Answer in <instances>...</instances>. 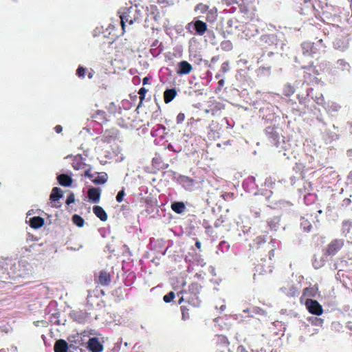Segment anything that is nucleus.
<instances>
[{
    "label": "nucleus",
    "mask_w": 352,
    "mask_h": 352,
    "mask_svg": "<svg viewBox=\"0 0 352 352\" xmlns=\"http://www.w3.org/2000/svg\"><path fill=\"white\" fill-rule=\"evenodd\" d=\"M261 241H262V238H261V237H258V238L256 239V241H257L258 243L261 242Z\"/></svg>",
    "instance_id": "e433bc0d"
},
{
    "label": "nucleus",
    "mask_w": 352,
    "mask_h": 352,
    "mask_svg": "<svg viewBox=\"0 0 352 352\" xmlns=\"http://www.w3.org/2000/svg\"><path fill=\"white\" fill-rule=\"evenodd\" d=\"M294 91V90L293 87L291 86H287L285 90V94L287 96H289L290 94H293Z\"/></svg>",
    "instance_id": "c756f323"
},
{
    "label": "nucleus",
    "mask_w": 352,
    "mask_h": 352,
    "mask_svg": "<svg viewBox=\"0 0 352 352\" xmlns=\"http://www.w3.org/2000/svg\"><path fill=\"white\" fill-rule=\"evenodd\" d=\"M147 90L142 87L140 89L138 94L140 95V99L142 100L144 98L145 94L146 93Z\"/></svg>",
    "instance_id": "c85d7f7f"
},
{
    "label": "nucleus",
    "mask_w": 352,
    "mask_h": 352,
    "mask_svg": "<svg viewBox=\"0 0 352 352\" xmlns=\"http://www.w3.org/2000/svg\"><path fill=\"white\" fill-rule=\"evenodd\" d=\"M219 82L220 85H222L223 83V80H221Z\"/></svg>",
    "instance_id": "ea45409f"
},
{
    "label": "nucleus",
    "mask_w": 352,
    "mask_h": 352,
    "mask_svg": "<svg viewBox=\"0 0 352 352\" xmlns=\"http://www.w3.org/2000/svg\"><path fill=\"white\" fill-rule=\"evenodd\" d=\"M107 181V175L104 173H97V175L92 179L95 184H103Z\"/></svg>",
    "instance_id": "2eb2a0df"
},
{
    "label": "nucleus",
    "mask_w": 352,
    "mask_h": 352,
    "mask_svg": "<svg viewBox=\"0 0 352 352\" xmlns=\"http://www.w3.org/2000/svg\"><path fill=\"white\" fill-rule=\"evenodd\" d=\"M344 245L342 239H335L332 241L327 248L326 254L331 256L336 254Z\"/></svg>",
    "instance_id": "7ed1b4c3"
},
{
    "label": "nucleus",
    "mask_w": 352,
    "mask_h": 352,
    "mask_svg": "<svg viewBox=\"0 0 352 352\" xmlns=\"http://www.w3.org/2000/svg\"><path fill=\"white\" fill-rule=\"evenodd\" d=\"M310 227H311V226H308L307 231H310Z\"/></svg>",
    "instance_id": "79ce46f5"
},
{
    "label": "nucleus",
    "mask_w": 352,
    "mask_h": 352,
    "mask_svg": "<svg viewBox=\"0 0 352 352\" xmlns=\"http://www.w3.org/2000/svg\"><path fill=\"white\" fill-rule=\"evenodd\" d=\"M176 96V91L174 89H167L164 91V98L166 103L170 102Z\"/></svg>",
    "instance_id": "dca6fc26"
},
{
    "label": "nucleus",
    "mask_w": 352,
    "mask_h": 352,
    "mask_svg": "<svg viewBox=\"0 0 352 352\" xmlns=\"http://www.w3.org/2000/svg\"><path fill=\"white\" fill-rule=\"evenodd\" d=\"M302 55L305 58L313 57L315 53L313 50V45L309 42H304L302 43Z\"/></svg>",
    "instance_id": "423d86ee"
},
{
    "label": "nucleus",
    "mask_w": 352,
    "mask_h": 352,
    "mask_svg": "<svg viewBox=\"0 0 352 352\" xmlns=\"http://www.w3.org/2000/svg\"><path fill=\"white\" fill-rule=\"evenodd\" d=\"M305 305L310 313L317 316H320L322 314V307L318 301L308 299L307 300Z\"/></svg>",
    "instance_id": "f03ea898"
},
{
    "label": "nucleus",
    "mask_w": 352,
    "mask_h": 352,
    "mask_svg": "<svg viewBox=\"0 0 352 352\" xmlns=\"http://www.w3.org/2000/svg\"><path fill=\"white\" fill-rule=\"evenodd\" d=\"M125 193H124V191L122 190L121 191H120L117 196H116V200L118 202H121L122 200H123V197L124 196Z\"/></svg>",
    "instance_id": "b1692460"
},
{
    "label": "nucleus",
    "mask_w": 352,
    "mask_h": 352,
    "mask_svg": "<svg viewBox=\"0 0 352 352\" xmlns=\"http://www.w3.org/2000/svg\"><path fill=\"white\" fill-rule=\"evenodd\" d=\"M98 282L102 285H108L111 282V278L109 273L102 271L98 276Z\"/></svg>",
    "instance_id": "f8f14e48"
},
{
    "label": "nucleus",
    "mask_w": 352,
    "mask_h": 352,
    "mask_svg": "<svg viewBox=\"0 0 352 352\" xmlns=\"http://www.w3.org/2000/svg\"><path fill=\"white\" fill-rule=\"evenodd\" d=\"M195 245H196V246H197V248H200V246H201V243H200V242H199V241H197Z\"/></svg>",
    "instance_id": "c9c22d12"
},
{
    "label": "nucleus",
    "mask_w": 352,
    "mask_h": 352,
    "mask_svg": "<svg viewBox=\"0 0 352 352\" xmlns=\"http://www.w3.org/2000/svg\"><path fill=\"white\" fill-rule=\"evenodd\" d=\"M88 347L91 352H102L103 350V346L97 338L89 340Z\"/></svg>",
    "instance_id": "20e7f679"
},
{
    "label": "nucleus",
    "mask_w": 352,
    "mask_h": 352,
    "mask_svg": "<svg viewBox=\"0 0 352 352\" xmlns=\"http://www.w3.org/2000/svg\"><path fill=\"white\" fill-rule=\"evenodd\" d=\"M87 195L94 203H98L100 197V190L97 188H91L88 190Z\"/></svg>",
    "instance_id": "0eeeda50"
},
{
    "label": "nucleus",
    "mask_w": 352,
    "mask_h": 352,
    "mask_svg": "<svg viewBox=\"0 0 352 352\" xmlns=\"http://www.w3.org/2000/svg\"><path fill=\"white\" fill-rule=\"evenodd\" d=\"M344 201H346V204H349L351 202V200L348 199L344 200Z\"/></svg>",
    "instance_id": "58836bf2"
},
{
    "label": "nucleus",
    "mask_w": 352,
    "mask_h": 352,
    "mask_svg": "<svg viewBox=\"0 0 352 352\" xmlns=\"http://www.w3.org/2000/svg\"><path fill=\"white\" fill-rule=\"evenodd\" d=\"M171 208L176 213L181 214L184 211L185 205L182 202H175L172 204Z\"/></svg>",
    "instance_id": "f3484780"
},
{
    "label": "nucleus",
    "mask_w": 352,
    "mask_h": 352,
    "mask_svg": "<svg viewBox=\"0 0 352 352\" xmlns=\"http://www.w3.org/2000/svg\"><path fill=\"white\" fill-rule=\"evenodd\" d=\"M216 18V14H215V12H213L212 10L210 11L208 14H207V19L210 21H212L214 20V19Z\"/></svg>",
    "instance_id": "393cba45"
},
{
    "label": "nucleus",
    "mask_w": 352,
    "mask_h": 352,
    "mask_svg": "<svg viewBox=\"0 0 352 352\" xmlns=\"http://www.w3.org/2000/svg\"><path fill=\"white\" fill-rule=\"evenodd\" d=\"M342 232L345 236L351 233L352 230V221H345L342 224Z\"/></svg>",
    "instance_id": "6ab92c4d"
},
{
    "label": "nucleus",
    "mask_w": 352,
    "mask_h": 352,
    "mask_svg": "<svg viewBox=\"0 0 352 352\" xmlns=\"http://www.w3.org/2000/svg\"><path fill=\"white\" fill-rule=\"evenodd\" d=\"M265 38H267L269 39H273L274 36H265Z\"/></svg>",
    "instance_id": "4c0bfd02"
},
{
    "label": "nucleus",
    "mask_w": 352,
    "mask_h": 352,
    "mask_svg": "<svg viewBox=\"0 0 352 352\" xmlns=\"http://www.w3.org/2000/svg\"><path fill=\"white\" fill-rule=\"evenodd\" d=\"M44 224V219L40 217H34L30 220V225L33 228H39Z\"/></svg>",
    "instance_id": "ddd939ff"
},
{
    "label": "nucleus",
    "mask_w": 352,
    "mask_h": 352,
    "mask_svg": "<svg viewBox=\"0 0 352 352\" xmlns=\"http://www.w3.org/2000/svg\"><path fill=\"white\" fill-rule=\"evenodd\" d=\"M179 70L177 74H188L192 71V65L186 60L181 61L179 63Z\"/></svg>",
    "instance_id": "1a4fd4ad"
},
{
    "label": "nucleus",
    "mask_w": 352,
    "mask_h": 352,
    "mask_svg": "<svg viewBox=\"0 0 352 352\" xmlns=\"http://www.w3.org/2000/svg\"><path fill=\"white\" fill-rule=\"evenodd\" d=\"M138 10H137V7H130L128 10H127V12H124L122 13V14L120 16V19H121V24H122V28L123 29V30H124V27H125V23H129V24H133L134 21H135L137 19L138 17H136L135 16H132L131 14L133 13V12H137Z\"/></svg>",
    "instance_id": "f257e3e1"
},
{
    "label": "nucleus",
    "mask_w": 352,
    "mask_h": 352,
    "mask_svg": "<svg viewBox=\"0 0 352 352\" xmlns=\"http://www.w3.org/2000/svg\"><path fill=\"white\" fill-rule=\"evenodd\" d=\"M194 28L199 35H203L207 30L206 23L199 20L194 23Z\"/></svg>",
    "instance_id": "9d476101"
},
{
    "label": "nucleus",
    "mask_w": 352,
    "mask_h": 352,
    "mask_svg": "<svg viewBox=\"0 0 352 352\" xmlns=\"http://www.w3.org/2000/svg\"><path fill=\"white\" fill-rule=\"evenodd\" d=\"M94 213L101 221H105L107 219V214L103 208L99 206H96L93 208Z\"/></svg>",
    "instance_id": "9b49d317"
},
{
    "label": "nucleus",
    "mask_w": 352,
    "mask_h": 352,
    "mask_svg": "<svg viewBox=\"0 0 352 352\" xmlns=\"http://www.w3.org/2000/svg\"><path fill=\"white\" fill-rule=\"evenodd\" d=\"M334 69L336 71H341L342 72H349L351 69V65L350 64L344 60V59H339L337 60Z\"/></svg>",
    "instance_id": "39448f33"
},
{
    "label": "nucleus",
    "mask_w": 352,
    "mask_h": 352,
    "mask_svg": "<svg viewBox=\"0 0 352 352\" xmlns=\"http://www.w3.org/2000/svg\"><path fill=\"white\" fill-rule=\"evenodd\" d=\"M54 352H67L68 344L64 340H58L54 346Z\"/></svg>",
    "instance_id": "6e6552de"
},
{
    "label": "nucleus",
    "mask_w": 352,
    "mask_h": 352,
    "mask_svg": "<svg viewBox=\"0 0 352 352\" xmlns=\"http://www.w3.org/2000/svg\"><path fill=\"white\" fill-rule=\"evenodd\" d=\"M85 69L82 67H80L78 69H77V74L79 77H84L85 76Z\"/></svg>",
    "instance_id": "a878e982"
},
{
    "label": "nucleus",
    "mask_w": 352,
    "mask_h": 352,
    "mask_svg": "<svg viewBox=\"0 0 352 352\" xmlns=\"http://www.w3.org/2000/svg\"><path fill=\"white\" fill-rule=\"evenodd\" d=\"M97 175V172L94 173H91L90 170H87L85 173V175L89 178H90L91 180L95 177V176Z\"/></svg>",
    "instance_id": "cd10ccee"
},
{
    "label": "nucleus",
    "mask_w": 352,
    "mask_h": 352,
    "mask_svg": "<svg viewBox=\"0 0 352 352\" xmlns=\"http://www.w3.org/2000/svg\"><path fill=\"white\" fill-rule=\"evenodd\" d=\"M182 319L185 320L187 318H188V313H185L184 309L183 307H182Z\"/></svg>",
    "instance_id": "2f4dec72"
},
{
    "label": "nucleus",
    "mask_w": 352,
    "mask_h": 352,
    "mask_svg": "<svg viewBox=\"0 0 352 352\" xmlns=\"http://www.w3.org/2000/svg\"><path fill=\"white\" fill-rule=\"evenodd\" d=\"M72 221L75 225L78 227H82L84 225V219L78 214H74L72 217Z\"/></svg>",
    "instance_id": "412c9836"
},
{
    "label": "nucleus",
    "mask_w": 352,
    "mask_h": 352,
    "mask_svg": "<svg viewBox=\"0 0 352 352\" xmlns=\"http://www.w3.org/2000/svg\"><path fill=\"white\" fill-rule=\"evenodd\" d=\"M62 190L58 187H54L52 189V194L50 195V199L52 201H57L62 197Z\"/></svg>",
    "instance_id": "a211bd4d"
},
{
    "label": "nucleus",
    "mask_w": 352,
    "mask_h": 352,
    "mask_svg": "<svg viewBox=\"0 0 352 352\" xmlns=\"http://www.w3.org/2000/svg\"><path fill=\"white\" fill-rule=\"evenodd\" d=\"M208 8V7L207 6L200 3L196 6L195 10H200L201 13H204V12H206Z\"/></svg>",
    "instance_id": "5701e85b"
},
{
    "label": "nucleus",
    "mask_w": 352,
    "mask_h": 352,
    "mask_svg": "<svg viewBox=\"0 0 352 352\" xmlns=\"http://www.w3.org/2000/svg\"><path fill=\"white\" fill-rule=\"evenodd\" d=\"M148 81V78L147 77L144 78V79H143V84L144 85L147 84Z\"/></svg>",
    "instance_id": "f704fd0d"
},
{
    "label": "nucleus",
    "mask_w": 352,
    "mask_h": 352,
    "mask_svg": "<svg viewBox=\"0 0 352 352\" xmlns=\"http://www.w3.org/2000/svg\"><path fill=\"white\" fill-rule=\"evenodd\" d=\"M205 112H206V113H208L210 111H209V110H208V109H206V110H205Z\"/></svg>",
    "instance_id": "a19ab883"
},
{
    "label": "nucleus",
    "mask_w": 352,
    "mask_h": 352,
    "mask_svg": "<svg viewBox=\"0 0 352 352\" xmlns=\"http://www.w3.org/2000/svg\"><path fill=\"white\" fill-rule=\"evenodd\" d=\"M349 183L351 184H352V171L350 173L349 175Z\"/></svg>",
    "instance_id": "72a5a7b5"
},
{
    "label": "nucleus",
    "mask_w": 352,
    "mask_h": 352,
    "mask_svg": "<svg viewBox=\"0 0 352 352\" xmlns=\"http://www.w3.org/2000/svg\"><path fill=\"white\" fill-rule=\"evenodd\" d=\"M185 119V116L184 113H180L177 116V123L181 124Z\"/></svg>",
    "instance_id": "bb28decb"
},
{
    "label": "nucleus",
    "mask_w": 352,
    "mask_h": 352,
    "mask_svg": "<svg viewBox=\"0 0 352 352\" xmlns=\"http://www.w3.org/2000/svg\"><path fill=\"white\" fill-rule=\"evenodd\" d=\"M57 179L59 184L64 186H69L72 184V178L65 174H62L58 176Z\"/></svg>",
    "instance_id": "4468645a"
},
{
    "label": "nucleus",
    "mask_w": 352,
    "mask_h": 352,
    "mask_svg": "<svg viewBox=\"0 0 352 352\" xmlns=\"http://www.w3.org/2000/svg\"><path fill=\"white\" fill-rule=\"evenodd\" d=\"M175 298V294L173 292H169L168 294L165 295L163 298L164 302H170Z\"/></svg>",
    "instance_id": "4be33fe9"
},
{
    "label": "nucleus",
    "mask_w": 352,
    "mask_h": 352,
    "mask_svg": "<svg viewBox=\"0 0 352 352\" xmlns=\"http://www.w3.org/2000/svg\"><path fill=\"white\" fill-rule=\"evenodd\" d=\"M74 202V195L73 194H71L68 196V197L66 200V204L69 205Z\"/></svg>",
    "instance_id": "7c9ffc66"
},
{
    "label": "nucleus",
    "mask_w": 352,
    "mask_h": 352,
    "mask_svg": "<svg viewBox=\"0 0 352 352\" xmlns=\"http://www.w3.org/2000/svg\"><path fill=\"white\" fill-rule=\"evenodd\" d=\"M63 130V128L60 125H57L55 126V131L56 133H60Z\"/></svg>",
    "instance_id": "473e14b6"
},
{
    "label": "nucleus",
    "mask_w": 352,
    "mask_h": 352,
    "mask_svg": "<svg viewBox=\"0 0 352 352\" xmlns=\"http://www.w3.org/2000/svg\"><path fill=\"white\" fill-rule=\"evenodd\" d=\"M91 118L98 122H103L105 120V112L101 110L97 111V112L94 114Z\"/></svg>",
    "instance_id": "aec40b11"
}]
</instances>
